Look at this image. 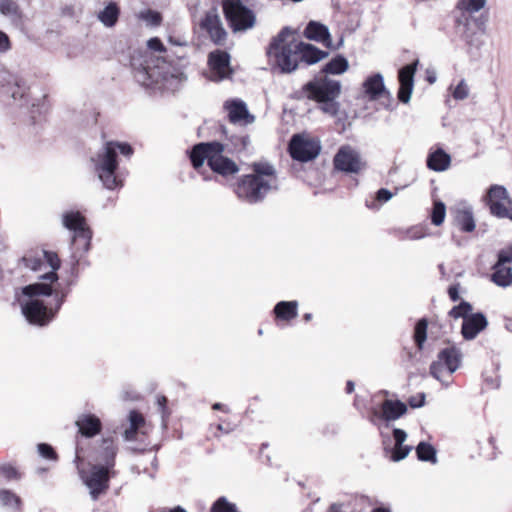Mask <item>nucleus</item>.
Wrapping results in <instances>:
<instances>
[{"label":"nucleus","instance_id":"obj_1","mask_svg":"<svg viewBox=\"0 0 512 512\" xmlns=\"http://www.w3.org/2000/svg\"><path fill=\"white\" fill-rule=\"evenodd\" d=\"M266 54L269 63L280 70L281 73L295 71L300 62L308 65L315 64L328 56L312 44L298 40L290 27H284L272 38Z\"/></svg>","mask_w":512,"mask_h":512},{"label":"nucleus","instance_id":"obj_2","mask_svg":"<svg viewBox=\"0 0 512 512\" xmlns=\"http://www.w3.org/2000/svg\"><path fill=\"white\" fill-rule=\"evenodd\" d=\"M117 150L128 157L134 152L132 146L128 143L108 141L104 146L103 152L98 154L97 163L95 165L99 179L102 181L104 187L109 190L123 186L122 179L116 174L118 169Z\"/></svg>","mask_w":512,"mask_h":512},{"label":"nucleus","instance_id":"obj_3","mask_svg":"<svg viewBox=\"0 0 512 512\" xmlns=\"http://www.w3.org/2000/svg\"><path fill=\"white\" fill-rule=\"evenodd\" d=\"M224 145L217 141L200 142L189 151V159L195 171L201 174L204 180L210 177L205 174L204 163L207 162L212 172L224 176Z\"/></svg>","mask_w":512,"mask_h":512},{"label":"nucleus","instance_id":"obj_4","mask_svg":"<svg viewBox=\"0 0 512 512\" xmlns=\"http://www.w3.org/2000/svg\"><path fill=\"white\" fill-rule=\"evenodd\" d=\"M256 13L242 0H226V22L233 33H244L256 25Z\"/></svg>","mask_w":512,"mask_h":512},{"label":"nucleus","instance_id":"obj_5","mask_svg":"<svg viewBox=\"0 0 512 512\" xmlns=\"http://www.w3.org/2000/svg\"><path fill=\"white\" fill-rule=\"evenodd\" d=\"M340 93L341 84L338 80L330 79L327 76H318L302 87L297 98L306 97L318 103L330 98H338Z\"/></svg>","mask_w":512,"mask_h":512},{"label":"nucleus","instance_id":"obj_6","mask_svg":"<svg viewBox=\"0 0 512 512\" xmlns=\"http://www.w3.org/2000/svg\"><path fill=\"white\" fill-rule=\"evenodd\" d=\"M273 190L276 189L271 187L269 183L251 174L242 176L234 189L238 198L249 204L262 202Z\"/></svg>","mask_w":512,"mask_h":512},{"label":"nucleus","instance_id":"obj_7","mask_svg":"<svg viewBox=\"0 0 512 512\" xmlns=\"http://www.w3.org/2000/svg\"><path fill=\"white\" fill-rule=\"evenodd\" d=\"M46 263L52 268V271L41 276L44 280L42 283H34L23 288V294L29 297L45 295L50 296L53 293L52 284L58 281L56 271L61 266V260L56 252L43 251Z\"/></svg>","mask_w":512,"mask_h":512},{"label":"nucleus","instance_id":"obj_8","mask_svg":"<svg viewBox=\"0 0 512 512\" xmlns=\"http://www.w3.org/2000/svg\"><path fill=\"white\" fill-rule=\"evenodd\" d=\"M75 425L77 427L75 461L83 462L85 452L79 441V437L93 438L97 436L102 431V422L100 418L93 413H82L77 417Z\"/></svg>","mask_w":512,"mask_h":512},{"label":"nucleus","instance_id":"obj_9","mask_svg":"<svg viewBox=\"0 0 512 512\" xmlns=\"http://www.w3.org/2000/svg\"><path fill=\"white\" fill-rule=\"evenodd\" d=\"M62 223L73 232V243H81L83 250L87 251L91 245L92 230L85 216L79 211H69L63 214Z\"/></svg>","mask_w":512,"mask_h":512},{"label":"nucleus","instance_id":"obj_10","mask_svg":"<svg viewBox=\"0 0 512 512\" xmlns=\"http://www.w3.org/2000/svg\"><path fill=\"white\" fill-rule=\"evenodd\" d=\"M487 204L490 213L497 218H507L512 221V198L502 185H491L487 192Z\"/></svg>","mask_w":512,"mask_h":512},{"label":"nucleus","instance_id":"obj_11","mask_svg":"<svg viewBox=\"0 0 512 512\" xmlns=\"http://www.w3.org/2000/svg\"><path fill=\"white\" fill-rule=\"evenodd\" d=\"M116 475V470L110 471L107 467L94 464L91 466L89 473L82 476V479L89 488L92 499L97 500L100 495L107 492L110 479L114 478Z\"/></svg>","mask_w":512,"mask_h":512},{"label":"nucleus","instance_id":"obj_12","mask_svg":"<svg viewBox=\"0 0 512 512\" xmlns=\"http://www.w3.org/2000/svg\"><path fill=\"white\" fill-rule=\"evenodd\" d=\"M320 145L318 142L305 139L296 134L293 135L289 143V152L294 160L300 162H308L315 159L320 153Z\"/></svg>","mask_w":512,"mask_h":512},{"label":"nucleus","instance_id":"obj_13","mask_svg":"<svg viewBox=\"0 0 512 512\" xmlns=\"http://www.w3.org/2000/svg\"><path fill=\"white\" fill-rule=\"evenodd\" d=\"M228 121L237 127H247L255 123L256 116L252 114L245 101L240 98L226 100Z\"/></svg>","mask_w":512,"mask_h":512},{"label":"nucleus","instance_id":"obj_14","mask_svg":"<svg viewBox=\"0 0 512 512\" xmlns=\"http://www.w3.org/2000/svg\"><path fill=\"white\" fill-rule=\"evenodd\" d=\"M22 313L30 324L37 326L47 325L54 317L55 312L40 300L33 299L22 306Z\"/></svg>","mask_w":512,"mask_h":512},{"label":"nucleus","instance_id":"obj_15","mask_svg":"<svg viewBox=\"0 0 512 512\" xmlns=\"http://www.w3.org/2000/svg\"><path fill=\"white\" fill-rule=\"evenodd\" d=\"M117 445L112 437L103 438L97 448L89 457H91L96 464L102 467H107L115 470Z\"/></svg>","mask_w":512,"mask_h":512},{"label":"nucleus","instance_id":"obj_16","mask_svg":"<svg viewBox=\"0 0 512 512\" xmlns=\"http://www.w3.org/2000/svg\"><path fill=\"white\" fill-rule=\"evenodd\" d=\"M334 167L343 172H359L361 162L358 152L349 145L342 146L334 157Z\"/></svg>","mask_w":512,"mask_h":512},{"label":"nucleus","instance_id":"obj_17","mask_svg":"<svg viewBox=\"0 0 512 512\" xmlns=\"http://www.w3.org/2000/svg\"><path fill=\"white\" fill-rule=\"evenodd\" d=\"M419 60L403 66L398 72L399 90L398 99L402 103H408L414 88V75L417 70Z\"/></svg>","mask_w":512,"mask_h":512},{"label":"nucleus","instance_id":"obj_18","mask_svg":"<svg viewBox=\"0 0 512 512\" xmlns=\"http://www.w3.org/2000/svg\"><path fill=\"white\" fill-rule=\"evenodd\" d=\"M304 36L312 41L322 43L325 47L329 49H339L343 44V39L341 38L337 45H333L331 40V35L329 32V28L317 21H310L303 32Z\"/></svg>","mask_w":512,"mask_h":512},{"label":"nucleus","instance_id":"obj_19","mask_svg":"<svg viewBox=\"0 0 512 512\" xmlns=\"http://www.w3.org/2000/svg\"><path fill=\"white\" fill-rule=\"evenodd\" d=\"M393 439L394 446L389 447L385 445L384 451L391 461L399 462L409 455L412 450V446L404 444L407 439V433L403 429L394 428Z\"/></svg>","mask_w":512,"mask_h":512},{"label":"nucleus","instance_id":"obj_20","mask_svg":"<svg viewBox=\"0 0 512 512\" xmlns=\"http://www.w3.org/2000/svg\"><path fill=\"white\" fill-rule=\"evenodd\" d=\"M200 27L208 34L214 43H220L224 38V29L216 8H212L206 12L200 23Z\"/></svg>","mask_w":512,"mask_h":512},{"label":"nucleus","instance_id":"obj_21","mask_svg":"<svg viewBox=\"0 0 512 512\" xmlns=\"http://www.w3.org/2000/svg\"><path fill=\"white\" fill-rule=\"evenodd\" d=\"M487 325L488 321L483 313H472L468 317H464L461 327L462 336L465 340H473Z\"/></svg>","mask_w":512,"mask_h":512},{"label":"nucleus","instance_id":"obj_22","mask_svg":"<svg viewBox=\"0 0 512 512\" xmlns=\"http://www.w3.org/2000/svg\"><path fill=\"white\" fill-rule=\"evenodd\" d=\"M206 76L212 81L224 79V51L217 49L208 55Z\"/></svg>","mask_w":512,"mask_h":512},{"label":"nucleus","instance_id":"obj_23","mask_svg":"<svg viewBox=\"0 0 512 512\" xmlns=\"http://www.w3.org/2000/svg\"><path fill=\"white\" fill-rule=\"evenodd\" d=\"M407 412V406L400 400L386 399L381 404V415L384 416L386 427H389L390 421H395Z\"/></svg>","mask_w":512,"mask_h":512},{"label":"nucleus","instance_id":"obj_24","mask_svg":"<svg viewBox=\"0 0 512 512\" xmlns=\"http://www.w3.org/2000/svg\"><path fill=\"white\" fill-rule=\"evenodd\" d=\"M253 176L264 180L270 184L271 187L278 189V176L275 167L269 162H255L252 165Z\"/></svg>","mask_w":512,"mask_h":512},{"label":"nucleus","instance_id":"obj_25","mask_svg":"<svg viewBox=\"0 0 512 512\" xmlns=\"http://www.w3.org/2000/svg\"><path fill=\"white\" fill-rule=\"evenodd\" d=\"M363 90L370 100H376L383 94L389 95L384 85L383 76L380 73L369 76L363 82Z\"/></svg>","mask_w":512,"mask_h":512},{"label":"nucleus","instance_id":"obj_26","mask_svg":"<svg viewBox=\"0 0 512 512\" xmlns=\"http://www.w3.org/2000/svg\"><path fill=\"white\" fill-rule=\"evenodd\" d=\"M462 354L456 347H447L442 349L437 356V360L443 364L449 374L454 373L460 366Z\"/></svg>","mask_w":512,"mask_h":512},{"label":"nucleus","instance_id":"obj_27","mask_svg":"<svg viewBox=\"0 0 512 512\" xmlns=\"http://www.w3.org/2000/svg\"><path fill=\"white\" fill-rule=\"evenodd\" d=\"M451 157L442 148L430 152L427 156L426 164L430 170L442 172L449 168Z\"/></svg>","mask_w":512,"mask_h":512},{"label":"nucleus","instance_id":"obj_28","mask_svg":"<svg viewBox=\"0 0 512 512\" xmlns=\"http://www.w3.org/2000/svg\"><path fill=\"white\" fill-rule=\"evenodd\" d=\"M454 224L464 232H472L475 229V220L471 208H457L453 212Z\"/></svg>","mask_w":512,"mask_h":512},{"label":"nucleus","instance_id":"obj_29","mask_svg":"<svg viewBox=\"0 0 512 512\" xmlns=\"http://www.w3.org/2000/svg\"><path fill=\"white\" fill-rule=\"evenodd\" d=\"M491 281L499 287L512 286V267L510 265L494 263L492 266Z\"/></svg>","mask_w":512,"mask_h":512},{"label":"nucleus","instance_id":"obj_30","mask_svg":"<svg viewBox=\"0 0 512 512\" xmlns=\"http://www.w3.org/2000/svg\"><path fill=\"white\" fill-rule=\"evenodd\" d=\"M273 312L277 319L291 321L298 316V302L280 301L274 306Z\"/></svg>","mask_w":512,"mask_h":512},{"label":"nucleus","instance_id":"obj_31","mask_svg":"<svg viewBox=\"0 0 512 512\" xmlns=\"http://www.w3.org/2000/svg\"><path fill=\"white\" fill-rule=\"evenodd\" d=\"M120 8L115 2H110L103 10L98 13L99 21L106 27H113L118 22Z\"/></svg>","mask_w":512,"mask_h":512},{"label":"nucleus","instance_id":"obj_32","mask_svg":"<svg viewBox=\"0 0 512 512\" xmlns=\"http://www.w3.org/2000/svg\"><path fill=\"white\" fill-rule=\"evenodd\" d=\"M348 68V60L343 55L339 54L324 65V67L322 68V73L325 74L324 76H326L327 74L339 75L346 72Z\"/></svg>","mask_w":512,"mask_h":512},{"label":"nucleus","instance_id":"obj_33","mask_svg":"<svg viewBox=\"0 0 512 512\" xmlns=\"http://www.w3.org/2000/svg\"><path fill=\"white\" fill-rule=\"evenodd\" d=\"M419 461L437 463V451L430 443L421 441L415 448Z\"/></svg>","mask_w":512,"mask_h":512},{"label":"nucleus","instance_id":"obj_34","mask_svg":"<svg viewBox=\"0 0 512 512\" xmlns=\"http://www.w3.org/2000/svg\"><path fill=\"white\" fill-rule=\"evenodd\" d=\"M0 503L19 512L22 508L21 498L9 489H0Z\"/></svg>","mask_w":512,"mask_h":512},{"label":"nucleus","instance_id":"obj_35","mask_svg":"<svg viewBox=\"0 0 512 512\" xmlns=\"http://www.w3.org/2000/svg\"><path fill=\"white\" fill-rule=\"evenodd\" d=\"M428 321L426 318H421L417 321L414 329V341L419 350H422L424 343L427 339Z\"/></svg>","mask_w":512,"mask_h":512},{"label":"nucleus","instance_id":"obj_36","mask_svg":"<svg viewBox=\"0 0 512 512\" xmlns=\"http://www.w3.org/2000/svg\"><path fill=\"white\" fill-rule=\"evenodd\" d=\"M487 0H459L457 9L469 14L477 13L485 7Z\"/></svg>","mask_w":512,"mask_h":512},{"label":"nucleus","instance_id":"obj_37","mask_svg":"<svg viewBox=\"0 0 512 512\" xmlns=\"http://www.w3.org/2000/svg\"><path fill=\"white\" fill-rule=\"evenodd\" d=\"M446 216V206L441 200H435L431 210V222L435 226H440Z\"/></svg>","mask_w":512,"mask_h":512},{"label":"nucleus","instance_id":"obj_38","mask_svg":"<svg viewBox=\"0 0 512 512\" xmlns=\"http://www.w3.org/2000/svg\"><path fill=\"white\" fill-rule=\"evenodd\" d=\"M0 475L7 481H18L22 478V472L11 463L0 465Z\"/></svg>","mask_w":512,"mask_h":512},{"label":"nucleus","instance_id":"obj_39","mask_svg":"<svg viewBox=\"0 0 512 512\" xmlns=\"http://www.w3.org/2000/svg\"><path fill=\"white\" fill-rule=\"evenodd\" d=\"M43 251L44 250L41 251V255H36L30 252L23 256L22 262L24 263L25 267L34 271L40 270L43 266V260L46 262Z\"/></svg>","mask_w":512,"mask_h":512},{"label":"nucleus","instance_id":"obj_40","mask_svg":"<svg viewBox=\"0 0 512 512\" xmlns=\"http://www.w3.org/2000/svg\"><path fill=\"white\" fill-rule=\"evenodd\" d=\"M249 144V137L243 135L240 137H233L229 139V143H226V151L228 152H241L247 148Z\"/></svg>","mask_w":512,"mask_h":512},{"label":"nucleus","instance_id":"obj_41","mask_svg":"<svg viewBox=\"0 0 512 512\" xmlns=\"http://www.w3.org/2000/svg\"><path fill=\"white\" fill-rule=\"evenodd\" d=\"M472 309V305L469 302L462 300L459 305L454 306L449 311V316L454 319L462 318L464 320V317L472 314Z\"/></svg>","mask_w":512,"mask_h":512},{"label":"nucleus","instance_id":"obj_42","mask_svg":"<svg viewBox=\"0 0 512 512\" xmlns=\"http://www.w3.org/2000/svg\"><path fill=\"white\" fill-rule=\"evenodd\" d=\"M337 98H330L329 100H323L318 102L319 109L324 113L331 117H335L340 109V104L336 100Z\"/></svg>","mask_w":512,"mask_h":512},{"label":"nucleus","instance_id":"obj_43","mask_svg":"<svg viewBox=\"0 0 512 512\" xmlns=\"http://www.w3.org/2000/svg\"><path fill=\"white\" fill-rule=\"evenodd\" d=\"M496 256H497V260L495 263H498L499 266H501L502 264L511 265L512 264V243L499 249Z\"/></svg>","mask_w":512,"mask_h":512},{"label":"nucleus","instance_id":"obj_44","mask_svg":"<svg viewBox=\"0 0 512 512\" xmlns=\"http://www.w3.org/2000/svg\"><path fill=\"white\" fill-rule=\"evenodd\" d=\"M0 12L6 16H16L19 15L20 9L17 3L13 0H1Z\"/></svg>","mask_w":512,"mask_h":512},{"label":"nucleus","instance_id":"obj_45","mask_svg":"<svg viewBox=\"0 0 512 512\" xmlns=\"http://www.w3.org/2000/svg\"><path fill=\"white\" fill-rule=\"evenodd\" d=\"M140 17L152 26H159L162 22V15L151 9L141 12Z\"/></svg>","mask_w":512,"mask_h":512},{"label":"nucleus","instance_id":"obj_46","mask_svg":"<svg viewBox=\"0 0 512 512\" xmlns=\"http://www.w3.org/2000/svg\"><path fill=\"white\" fill-rule=\"evenodd\" d=\"M37 447H38L39 454L43 458L48 459V460H57L58 459V455L51 445H49L47 443H40V444H38Z\"/></svg>","mask_w":512,"mask_h":512},{"label":"nucleus","instance_id":"obj_47","mask_svg":"<svg viewBox=\"0 0 512 512\" xmlns=\"http://www.w3.org/2000/svg\"><path fill=\"white\" fill-rule=\"evenodd\" d=\"M452 95L456 100H464L469 95V88L465 80H461L458 85L454 88Z\"/></svg>","mask_w":512,"mask_h":512},{"label":"nucleus","instance_id":"obj_48","mask_svg":"<svg viewBox=\"0 0 512 512\" xmlns=\"http://www.w3.org/2000/svg\"><path fill=\"white\" fill-rule=\"evenodd\" d=\"M129 421H130V425L137 427L138 429H140L141 427H143L145 425L144 416L137 410L130 411Z\"/></svg>","mask_w":512,"mask_h":512},{"label":"nucleus","instance_id":"obj_49","mask_svg":"<svg viewBox=\"0 0 512 512\" xmlns=\"http://www.w3.org/2000/svg\"><path fill=\"white\" fill-rule=\"evenodd\" d=\"M446 369L438 360L430 365V374L437 380L442 381V373Z\"/></svg>","mask_w":512,"mask_h":512},{"label":"nucleus","instance_id":"obj_50","mask_svg":"<svg viewBox=\"0 0 512 512\" xmlns=\"http://www.w3.org/2000/svg\"><path fill=\"white\" fill-rule=\"evenodd\" d=\"M168 399L164 395H158L157 396V405L162 413L163 418H167L170 415V411L167 407Z\"/></svg>","mask_w":512,"mask_h":512},{"label":"nucleus","instance_id":"obj_51","mask_svg":"<svg viewBox=\"0 0 512 512\" xmlns=\"http://www.w3.org/2000/svg\"><path fill=\"white\" fill-rule=\"evenodd\" d=\"M408 404L412 408H420L425 404V394L420 393L418 396H412L408 399Z\"/></svg>","mask_w":512,"mask_h":512},{"label":"nucleus","instance_id":"obj_52","mask_svg":"<svg viewBox=\"0 0 512 512\" xmlns=\"http://www.w3.org/2000/svg\"><path fill=\"white\" fill-rule=\"evenodd\" d=\"M148 47L151 49V50H154V51H157V52H165L166 51V48L164 46V44L162 43V41L155 37V38H151L149 41H148Z\"/></svg>","mask_w":512,"mask_h":512},{"label":"nucleus","instance_id":"obj_53","mask_svg":"<svg viewBox=\"0 0 512 512\" xmlns=\"http://www.w3.org/2000/svg\"><path fill=\"white\" fill-rule=\"evenodd\" d=\"M11 48V41L6 33L0 31V53L7 52Z\"/></svg>","mask_w":512,"mask_h":512},{"label":"nucleus","instance_id":"obj_54","mask_svg":"<svg viewBox=\"0 0 512 512\" xmlns=\"http://www.w3.org/2000/svg\"><path fill=\"white\" fill-rule=\"evenodd\" d=\"M393 194L386 188H381L376 192V200L379 202H387L392 198Z\"/></svg>","mask_w":512,"mask_h":512},{"label":"nucleus","instance_id":"obj_55","mask_svg":"<svg viewBox=\"0 0 512 512\" xmlns=\"http://www.w3.org/2000/svg\"><path fill=\"white\" fill-rule=\"evenodd\" d=\"M459 290H460V284L459 283H455V284H452L451 286H449V288H448V295H449V298L453 302H456V301H458L460 299Z\"/></svg>","mask_w":512,"mask_h":512},{"label":"nucleus","instance_id":"obj_56","mask_svg":"<svg viewBox=\"0 0 512 512\" xmlns=\"http://www.w3.org/2000/svg\"><path fill=\"white\" fill-rule=\"evenodd\" d=\"M138 428L132 425L124 431V439L126 441H135L137 439Z\"/></svg>","mask_w":512,"mask_h":512},{"label":"nucleus","instance_id":"obj_57","mask_svg":"<svg viewBox=\"0 0 512 512\" xmlns=\"http://www.w3.org/2000/svg\"><path fill=\"white\" fill-rule=\"evenodd\" d=\"M368 419L373 425H379L380 420L384 421V416L381 415V411L372 408Z\"/></svg>","mask_w":512,"mask_h":512},{"label":"nucleus","instance_id":"obj_58","mask_svg":"<svg viewBox=\"0 0 512 512\" xmlns=\"http://www.w3.org/2000/svg\"><path fill=\"white\" fill-rule=\"evenodd\" d=\"M239 171V168L237 166V164L226 157V175L227 174H235Z\"/></svg>","mask_w":512,"mask_h":512},{"label":"nucleus","instance_id":"obj_59","mask_svg":"<svg viewBox=\"0 0 512 512\" xmlns=\"http://www.w3.org/2000/svg\"><path fill=\"white\" fill-rule=\"evenodd\" d=\"M210 512H224V496L219 497L212 505Z\"/></svg>","mask_w":512,"mask_h":512},{"label":"nucleus","instance_id":"obj_60","mask_svg":"<svg viewBox=\"0 0 512 512\" xmlns=\"http://www.w3.org/2000/svg\"><path fill=\"white\" fill-rule=\"evenodd\" d=\"M326 512H348L346 506L343 503H333L329 506Z\"/></svg>","mask_w":512,"mask_h":512},{"label":"nucleus","instance_id":"obj_61","mask_svg":"<svg viewBox=\"0 0 512 512\" xmlns=\"http://www.w3.org/2000/svg\"><path fill=\"white\" fill-rule=\"evenodd\" d=\"M209 431L213 437L219 438L221 436V432H222V425L220 423H217L215 425L211 424Z\"/></svg>","mask_w":512,"mask_h":512},{"label":"nucleus","instance_id":"obj_62","mask_svg":"<svg viewBox=\"0 0 512 512\" xmlns=\"http://www.w3.org/2000/svg\"><path fill=\"white\" fill-rule=\"evenodd\" d=\"M233 73V69L230 66V55L226 52V79L230 78Z\"/></svg>","mask_w":512,"mask_h":512},{"label":"nucleus","instance_id":"obj_63","mask_svg":"<svg viewBox=\"0 0 512 512\" xmlns=\"http://www.w3.org/2000/svg\"><path fill=\"white\" fill-rule=\"evenodd\" d=\"M354 389H355L354 382L351 381V380H348L347 383H346V388H345L346 393L347 394H351L354 391Z\"/></svg>","mask_w":512,"mask_h":512},{"label":"nucleus","instance_id":"obj_64","mask_svg":"<svg viewBox=\"0 0 512 512\" xmlns=\"http://www.w3.org/2000/svg\"><path fill=\"white\" fill-rule=\"evenodd\" d=\"M372 512H390L388 508L385 507H377L372 510Z\"/></svg>","mask_w":512,"mask_h":512}]
</instances>
